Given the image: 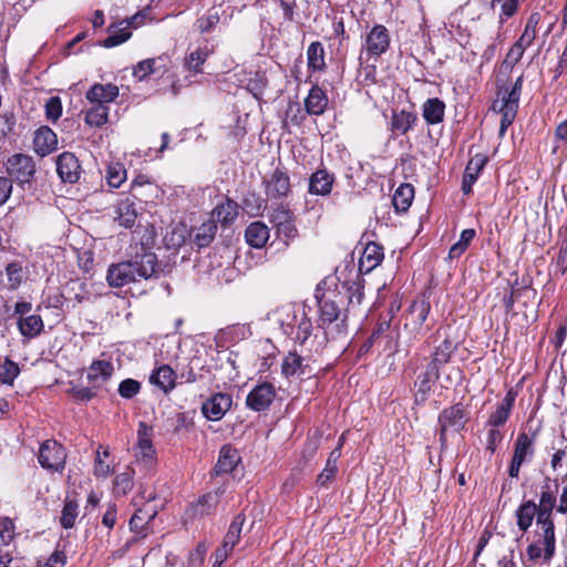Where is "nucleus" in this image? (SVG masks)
<instances>
[{
	"instance_id": "864d4df0",
	"label": "nucleus",
	"mask_w": 567,
	"mask_h": 567,
	"mask_svg": "<svg viewBox=\"0 0 567 567\" xmlns=\"http://www.w3.org/2000/svg\"><path fill=\"white\" fill-rule=\"evenodd\" d=\"M133 487V472L126 470L115 476L114 492L116 494L126 495Z\"/></svg>"
},
{
	"instance_id": "412c9836",
	"label": "nucleus",
	"mask_w": 567,
	"mask_h": 567,
	"mask_svg": "<svg viewBox=\"0 0 567 567\" xmlns=\"http://www.w3.org/2000/svg\"><path fill=\"white\" fill-rule=\"evenodd\" d=\"M85 96L87 101L95 105H109L118 96V87L112 83H96L86 92Z\"/></svg>"
},
{
	"instance_id": "39448f33",
	"label": "nucleus",
	"mask_w": 567,
	"mask_h": 567,
	"mask_svg": "<svg viewBox=\"0 0 567 567\" xmlns=\"http://www.w3.org/2000/svg\"><path fill=\"white\" fill-rule=\"evenodd\" d=\"M467 410L460 403L444 409L439 414V434L442 447L446 446L447 436L461 432L468 422Z\"/></svg>"
},
{
	"instance_id": "cd10ccee",
	"label": "nucleus",
	"mask_w": 567,
	"mask_h": 567,
	"mask_svg": "<svg viewBox=\"0 0 567 567\" xmlns=\"http://www.w3.org/2000/svg\"><path fill=\"white\" fill-rule=\"evenodd\" d=\"M417 114L415 112L402 110L393 112L391 117V132L394 135L406 134L417 122Z\"/></svg>"
},
{
	"instance_id": "2f4dec72",
	"label": "nucleus",
	"mask_w": 567,
	"mask_h": 567,
	"mask_svg": "<svg viewBox=\"0 0 567 567\" xmlns=\"http://www.w3.org/2000/svg\"><path fill=\"white\" fill-rule=\"evenodd\" d=\"M275 220L277 225V234L286 244L297 237L298 230L288 210L282 209L278 212L275 215Z\"/></svg>"
},
{
	"instance_id": "0e129e2a",
	"label": "nucleus",
	"mask_w": 567,
	"mask_h": 567,
	"mask_svg": "<svg viewBox=\"0 0 567 567\" xmlns=\"http://www.w3.org/2000/svg\"><path fill=\"white\" fill-rule=\"evenodd\" d=\"M364 297L363 285L360 281H353L348 287V298L350 303L361 305Z\"/></svg>"
},
{
	"instance_id": "37998d69",
	"label": "nucleus",
	"mask_w": 567,
	"mask_h": 567,
	"mask_svg": "<svg viewBox=\"0 0 567 567\" xmlns=\"http://www.w3.org/2000/svg\"><path fill=\"white\" fill-rule=\"evenodd\" d=\"M189 237L187 227L183 224L176 225L164 236V244L168 249L181 248Z\"/></svg>"
},
{
	"instance_id": "4be33fe9",
	"label": "nucleus",
	"mask_w": 567,
	"mask_h": 567,
	"mask_svg": "<svg viewBox=\"0 0 567 567\" xmlns=\"http://www.w3.org/2000/svg\"><path fill=\"white\" fill-rule=\"evenodd\" d=\"M430 310L431 303L427 298L422 297L414 300L409 308L405 327L412 324L414 330H420L427 319Z\"/></svg>"
},
{
	"instance_id": "dca6fc26",
	"label": "nucleus",
	"mask_w": 567,
	"mask_h": 567,
	"mask_svg": "<svg viewBox=\"0 0 567 567\" xmlns=\"http://www.w3.org/2000/svg\"><path fill=\"white\" fill-rule=\"evenodd\" d=\"M153 429L144 422H140L137 430L136 457L147 464L155 457V449L152 444Z\"/></svg>"
},
{
	"instance_id": "13d9d810",
	"label": "nucleus",
	"mask_w": 567,
	"mask_h": 567,
	"mask_svg": "<svg viewBox=\"0 0 567 567\" xmlns=\"http://www.w3.org/2000/svg\"><path fill=\"white\" fill-rule=\"evenodd\" d=\"M141 390V384L134 379H125L118 385V393L124 399H132Z\"/></svg>"
},
{
	"instance_id": "9d476101",
	"label": "nucleus",
	"mask_w": 567,
	"mask_h": 567,
	"mask_svg": "<svg viewBox=\"0 0 567 567\" xmlns=\"http://www.w3.org/2000/svg\"><path fill=\"white\" fill-rule=\"evenodd\" d=\"M276 396V389L269 382H262L252 388L246 398V405L256 412L267 410Z\"/></svg>"
},
{
	"instance_id": "5fc2aeb1",
	"label": "nucleus",
	"mask_w": 567,
	"mask_h": 567,
	"mask_svg": "<svg viewBox=\"0 0 567 567\" xmlns=\"http://www.w3.org/2000/svg\"><path fill=\"white\" fill-rule=\"evenodd\" d=\"M206 59L207 53L202 49H197L190 52L186 58L185 65L190 72L198 74L202 72V65L205 63Z\"/></svg>"
},
{
	"instance_id": "e2e57ef3",
	"label": "nucleus",
	"mask_w": 567,
	"mask_h": 567,
	"mask_svg": "<svg viewBox=\"0 0 567 567\" xmlns=\"http://www.w3.org/2000/svg\"><path fill=\"white\" fill-rule=\"evenodd\" d=\"M97 389L90 386H73L70 390L71 395L79 401H90L95 396Z\"/></svg>"
},
{
	"instance_id": "e433bc0d",
	"label": "nucleus",
	"mask_w": 567,
	"mask_h": 567,
	"mask_svg": "<svg viewBox=\"0 0 567 567\" xmlns=\"http://www.w3.org/2000/svg\"><path fill=\"white\" fill-rule=\"evenodd\" d=\"M213 218L221 225L231 224L238 216V205L236 202L226 198L223 203L218 204L213 210Z\"/></svg>"
},
{
	"instance_id": "6ab92c4d",
	"label": "nucleus",
	"mask_w": 567,
	"mask_h": 567,
	"mask_svg": "<svg viewBox=\"0 0 567 567\" xmlns=\"http://www.w3.org/2000/svg\"><path fill=\"white\" fill-rule=\"evenodd\" d=\"M221 492L213 491L203 495L196 503L192 504L187 511L193 518L210 515L216 509L220 501Z\"/></svg>"
},
{
	"instance_id": "7c9ffc66",
	"label": "nucleus",
	"mask_w": 567,
	"mask_h": 567,
	"mask_svg": "<svg viewBox=\"0 0 567 567\" xmlns=\"http://www.w3.org/2000/svg\"><path fill=\"white\" fill-rule=\"evenodd\" d=\"M328 105V97L326 92L318 85H313L306 100L305 106L309 114L311 115H321Z\"/></svg>"
},
{
	"instance_id": "a211bd4d",
	"label": "nucleus",
	"mask_w": 567,
	"mask_h": 567,
	"mask_svg": "<svg viewBox=\"0 0 567 567\" xmlns=\"http://www.w3.org/2000/svg\"><path fill=\"white\" fill-rule=\"evenodd\" d=\"M25 279V270L21 262L12 261L0 271V288L17 290Z\"/></svg>"
},
{
	"instance_id": "052dcab7",
	"label": "nucleus",
	"mask_w": 567,
	"mask_h": 567,
	"mask_svg": "<svg viewBox=\"0 0 567 567\" xmlns=\"http://www.w3.org/2000/svg\"><path fill=\"white\" fill-rule=\"evenodd\" d=\"M219 22L218 12H209L197 20V28L202 33L210 32Z\"/></svg>"
},
{
	"instance_id": "7ed1b4c3",
	"label": "nucleus",
	"mask_w": 567,
	"mask_h": 567,
	"mask_svg": "<svg viewBox=\"0 0 567 567\" xmlns=\"http://www.w3.org/2000/svg\"><path fill=\"white\" fill-rule=\"evenodd\" d=\"M522 87L523 76H518L511 89H501L498 91V99L494 102L493 110L502 114L501 134L505 133L516 117Z\"/></svg>"
},
{
	"instance_id": "a18cd8bd",
	"label": "nucleus",
	"mask_w": 567,
	"mask_h": 567,
	"mask_svg": "<svg viewBox=\"0 0 567 567\" xmlns=\"http://www.w3.org/2000/svg\"><path fill=\"white\" fill-rule=\"evenodd\" d=\"M281 371L286 378L302 374L305 372L302 357H300L296 352H289L288 355L282 361Z\"/></svg>"
},
{
	"instance_id": "f03ea898",
	"label": "nucleus",
	"mask_w": 567,
	"mask_h": 567,
	"mask_svg": "<svg viewBox=\"0 0 567 567\" xmlns=\"http://www.w3.org/2000/svg\"><path fill=\"white\" fill-rule=\"evenodd\" d=\"M556 537L554 522L537 523L535 540L527 546L526 554L533 561L548 563L555 554Z\"/></svg>"
},
{
	"instance_id": "423d86ee",
	"label": "nucleus",
	"mask_w": 567,
	"mask_h": 567,
	"mask_svg": "<svg viewBox=\"0 0 567 567\" xmlns=\"http://www.w3.org/2000/svg\"><path fill=\"white\" fill-rule=\"evenodd\" d=\"M281 313L286 315V319H280L285 333L295 334L296 340L303 344L312 332V322L305 310L287 306L281 309Z\"/></svg>"
},
{
	"instance_id": "473e14b6",
	"label": "nucleus",
	"mask_w": 567,
	"mask_h": 567,
	"mask_svg": "<svg viewBox=\"0 0 567 567\" xmlns=\"http://www.w3.org/2000/svg\"><path fill=\"white\" fill-rule=\"evenodd\" d=\"M240 456L236 449L224 445L219 451V457L215 466L217 474L230 473L239 463Z\"/></svg>"
},
{
	"instance_id": "c03bdc74",
	"label": "nucleus",
	"mask_w": 567,
	"mask_h": 567,
	"mask_svg": "<svg viewBox=\"0 0 567 567\" xmlns=\"http://www.w3.org/2000/svg\"><path fill=\"white\" fill-rule=\"evenodd\" d=\"M340 455H341V453H340L339 449H334L330 453V455H329V457L327 460L324 468L318 475V478H317V483L320 486L327 487L328 484L334 478L336 473L338 471L337 463H338V460H339Z\"/></svg>"
},
{
	"instance_id": "0eeeda50",
	"label": "nucleus",
	"mask_w": 567,
	"mask_h": 567,
	"mask_svg": "<svg viewBox=\"0 0 567 567\" xmlns=\"http://www.w3.org/2000/svg\"><path fill=\"white\" fill-rule=\"evenodd\" d=\"M390 41L389 30L382 24H375L365 35L360 61L364 60V54L365 61L380 58L390 48Z\"/></svg>"
},
{
	"instance_id": "bf43d9fd",
	"label": "nucleus",
	"mask_w": 567,
	"mask_h": 567,
	"mask_svg": "<svg viewBox=\"0 0 567 567\" xmlns=\"http://www.w3.org/2000/svg\"><path fill=\"white\" fill-rule=\"evenodd\" d=\"M518 1L519 0H491L493 7L495 3H501V23H503L505 19L516 13Z\"/></svg>"
},
{
	"instance_id": "09e8293b",
	"label": "nucleus",
	"mask_w": 567,
	"mask_h": 567,
	"mask_svg": "<svg viewBox=\"0 0 567 567\" xmlns=\"http://www.w3.org/2000/svg\"><path fill=\"white\" fill-rule=\"evenodd\" d=\"M106 182L113 188H118L126 179V169L121 163L110 164L106 171Z\"/></svg>"
},
{
	"instance_id": "f257e3e1",
	"label": "nucleus",
	"mask_w": 567,
	"mask_h": 567,
	"mask_svg": "<svg viewBox=\"0 0 567 567\" xmlns=\"http://www.w3.org/2000/svg\"><path fill=\"white\" fill-rule=\"evenodd\" d=\"M132 259L111 265L106 280L111 287L120 288L141 279H150L157 272V257L142 248Z\"/></svg>"
},
{
	"instance_id": "338daca9",
	"label": "nucleus",
	"mask_w": 567,
	"mask_h": 567,
	"mask_svg": "<svg viewBox=\"0 0 567 567\" xmlns=\"http://www.w3.org/2000/svg\"><path fill=\"white\" fill-rule=\"evenodd\" d=\"M567 271V252L559 250L551 274L555 277L564 276Z\"/></svg>"
},
{
	"instance_id": "393cba45",
	"label": "nucleus",
	"mask_w": 567,
	"mask_h": 567,
	"mask_svg": "<svg viewBox=\"0 0 567 567\" xmlns=\"http://www.w3.org/2000/svg\"><path fill=\"white\" fill-rule=\"evenodd\" d=\"M486 164V157L482 154L473 156L466 167L463 175L462 190L465 195L472 193V187L477 181V177Z\"/></svg>"
},
{
	"instance_id": "4d7b16f0",
	"label": "nucleus",
	"mask_w": 567,
	"mask_h": 567,
	"mask_svg": "<svg viewBox=\"0 0 567 567\" xmlns=\"http://www.w3.org/2000/svg\"><path fill=\"white\" fill-rule=\"evenodd\" d=\"M132 35L128 28H123L111 33L103 42L105 48H113L127 41Z\"/></svg>"
},
{
	"instance_id": "58836bf2",
	"label": "nucleus",
	"mask_w": 567,
	"mask_h": 567,
	"mask_svg": "<svg viewBox=\"0 0 567 567\" xmlns=\"http://www.w3.org/2000/svg\"><path fill=\"white\" fill-rule=\"evenodd\" d=\"M456 346L455 343L450 340L449 338H445L434 350L432 354V360L429 364L434 365L437 370L444 364H446L453 352L455 351Z\"/></svg>"
},
{
	"instance_id": "8fccbe9b",
	"label": "nucleus",
	"mask_w": 567,
	"mask_h": 567,
	"mask_svg": "<svg viewBox=\"0 0 567 567\" xmlns=\"http://www.w3.org/2000/svg\"><path fill=\"white\" fill-rule=\"evenodd\" d=\"M217 226L214 221L204 223L195 234V243L198 247H207L214 239Z\"/></svg>"
},
{
	"instance_id": "ddd939ff",
	"label": "nucleus",
	"mask_w": 567,
	"mask_h": 567,
	"mask_svg": "<svg viewBox=\"0 0 567 567\" xmlns=\"http://www.w3.org/2000/svg\"><path fill=\"white\" fill-rule=\"evenodd\" d=\"M56 173L63 182L76 183L81 175V165L73 153L63 152L56 159Z\"/></svg>"
},
{
	"instance_id": "f704fd0d",
	"label": "nucleus",
	"mask_w": 567,
	"mask_h": 567,
	"mask_svg": "<svg viewBox=\"0 0 567 567\" xmlns=\"http://www.w3.org/2000/svg\"><path fill=\"white\" fill-rule=\"evenodd\" d=\"M445 104L437 97L429 99L422 106L423 117L430 125L439 124L444 118Z\"/></svg>"
},
{
	"instance_id": "6e6d98bb",
	"label": "nucleus",
	"mask_w": 567,
	"mask_h": 567,
	"mask_svg": "<svg viewBox=\"0 0 567 567\" xmlns=\"http://www.w3.org/2000/svg\"><path fill=\"white\" fill-rule=\"evenodd\" d=\"M20 369L18 363L13 362L9 358H6L0 372V380L2 383L12 384L14 379L19 375Z\"/></svg>"
},
{
	"instance_id": "f3484780",
	"label": "nucleus",
	"mask_w": 567,
	"mask_h": 567,
	"mask_svg": "<svg viewBox=\"0 0 567 567\" xmlns=\"http://www.w3.org/2000/svg\"><path fill=\"white\" fill-rule=\"evenodd\" d=\"M266 194L269 198H281L290 192V179L287 173L275 169L272 174L264 181Z\"/></svg>"
},
{
	"instance_id": "69168bd1",
	"label": "nucleus",
	"mask_w": 567,
	"mask_h": 567,
	"mask_svg": "<svg viewBox=\"0 0 567 567\" xmlns=\"http://www.w3.org/2000/svg\"><path fill=\"white\" fill-rule=\"evenodd\" d=\"M235 546L223 542L221 546L218 547L214 553L213 567H220L223 563L229 557Z\"/></svg>"
},
{
	"instance_id": "a19ab883",
	"label": "nucleus",
	"mask_w": 567,
	"mask_h": 567,
	"mask_svg": "<svg viewBox=\"0 0 567 567\" xmlns=\"http://www.w3.org/2000/svg\"><path fill=\"white\" fill-rule=\"evenodd\" d=\"M414 197V188L410 184L400 185L392 198L393 206L396 212H406L411 206Z\"/></svg>"
},
{
	"instance_id": "774afa93",
	"label": "nucleus",
	"mask_w": 567,
	"mask_h": 567,
	"mask_svg": "<svg viewBox=\"0 0 567 567\" xmlns=\"http://www.w3.org/2000/svg\"><path fill=\"white\" fill-rule=\"evenodd\" d=\"M526 48V45H523L520 42L516 41L507 53L508 62L512 64H517L522 60Z\"/></svg>"
},
{
	"instance_id": "c9c22d12",
	"label": "nucleus",
	"mask_w": 567,
	"mask_h": 567,
	"mask_svg": "<svg viewBox=\"0 0 567 567\" xmlns=\"http://www.w3.org/2000/svg\"><path fill=\"white\" fill-rule=\"evenodd\" d=\"M537 505L533 501L522 503L516 509V523L520 532H526L538 516Z\"/></svg>"
},
{
	"instance_id": "f8f14e48",
	"label": "nucleus",
	"mask_w": 567,
	"mask_h": 567,
	"mask_svg": "<svg viewBox=\"0 0 567 567\" xmlns=\"http://www.w3.org/2000/svg\"><path fill=\"white\" fill-rule=\"evenodd\" d=\"M114 374V365L107 360H95L87 368L86 379L89 384L100 390L111 380Z\"/></svg>"
},
{
	"instance_id": "c85d7f7f",
	"label": "nucleus",
	"mask_w": 567,
	"mask_h": 567,
	"mask_svg": "<svg viewBox=\"0 0 567 567\" xmlns=\"http://www.w3.org/2000/svg\"><path fill=\"white\" fill-rule=\"evenodd\" d=\"M150 382L158 386L165 393H168L175 388L176 373L169 365L163 364L153 371L150 377Z\"/></svg>"
},
{
	"instance_id": "c756f323",
	"label": "nucleus",
	"mask_w": 567,
	"mask_h": 567,
	"mask_svg": "<svg viewBox=\"0 0 567 567\" xmlns=\"http://www.w3.org/2000/svg\"><path fill=\"white\" fill-rule=\"evenodd\" d=\"M440 370L434 365L427 364L424 372H422L414 382L416 388V400L424 401L431 392L432 384L439 379Z\"/></svg>"
},
{
	"instance_id": "72a5a7b5",
	"label": "nucleus",
	"mask_w": 567,
	"mask_h": 567,
	"mask_svg": "<svg viewBox=\"0 0 567 567\" xmlns=\"http://www.w3.org/2000/svg\"><path fill=\"white\" fill-rule=\"evenodd\" d=\"M245 238L249 246L262 248L269 239V229L264 223L254 221L246 228Z\"/></svg>"
},
{
	"instance_id": "4468645a",
	"label": "nucleus",
	"mask_w": 567,
	"mask_h": 567,
	"mask_svg": "<svg viewBox=\"0 0 567 567\" xmlns=\"http://www.w3.org/2000/svg\"><path fill=\"white\" fill-rule=\"evenodd\" d=\"M558 492V484L554 482V488H551V482L546 478L545 484L542 486V493L539 498V505H537L538 516L537 523L553 522L551 513L556 503V494Z\"/></svg>"
},
{
	"instance_id": "79ce46f5",
	"label": "nucleus",
	"mask_w": 567,
	"mask_h": 567,
	"mask_svg": "<svg viewBox=\"0 0 567 567\" xmlns=\"http://www.w3.org/2000/svg\"><path fill=\"white\" fill-rule=\"evenodd\" d=\"M308 68L312 71H322L326 68L324 49L321 42L313 41L307 50Z\"/></svg>"
},
{
	"instance_id": "b1692460",
	"label": "nucleus",
	"mask_w": 567,
	"mask_h": 567,
	"mask_svg": "<svg viewBox=\"0 0 567 567\" xmlns=\"http://www.w3.org/2000/svg\"><path fill=\"white\" fill-rule=\"evenodd\" d=\"M516 396L517 392L514 391L513 389H509L506 392V395L501 401V403L497 404L496 410L491 414L488 419V424L492 427H498L506 423V421L509 417Z\"/></svg>"
},
{
	"instance_id": "6e6552de",
	"label": "nucleus",
	"mask_w": 567,
	"mask_h": 567,
	"mask_svg": "<svg viewBox=\"0 0 567 567\" xmlns=\"http://www.w3.org/2000/svg\"><path fill=\"white\" fill-rule=\"evenodd\" d=\"M38 460L42 467L59 472L64 468L66 453L55 440H47L40 446Z\"/></svg>"
},
{
	"instance_id": "ea45409f",
	"label": "nucleus",
	"mask_w": 567,
	"mask_h": 567,
	"mask_svg": "<svg viewBox=\"0 0 567 567\" xmlns=\"http://www.w3.org/2000/svg\"><path fill=\"white\" fill-rule=\"evenodd\" d=\"M383 259V250L375 243H369L362 254L360 267H367V271L374 269Z\"/></svg>"
},
{
	"instance_id": "9b49d317",
	"label": "nucleus",
	"mask_w": 567,
	"mask_h": 567,
	"mask_svg": "<svg viewBox=\"0 0 567 567\" xmlns=\"http://www.w3.org/2000/svg\"><path fill=\"white\" fill-rule=\"evenodd\" d=\"M533 440L526 434H518L514 444V455L508 470L511 477H518L522 464L533 455Z\"/></svg>"
},
{
	"instance_id": "49530a36",
	"label": "nucleus",
	"mask_w": 567,
	"mask_h": 567,
	"mask_svg": "<svg viewBox=\"0 0 567 567\" xmlns=\"http://www.w3.org/2000/svg\"><path fill=\"white\" fill-rule=\"evenodd\" d=\"M109 111V105L94 104L86 111L84 121L90 126L100 127L107 122Z\"/></svg>"
},
{
	"instance_id": "4c0bfd02",
	"label": "nucleus",
	"mask_w": 567,
	"mask_h": 567,
	"mask_svg": "<svg viewBox=\"0 0 567 567\" xmlns=\"http://www.w3.org/2000/svg\"><path fill=\"white\" fill-rule=\"evenodd\" d=\"M42 318L38 315H30L25 318L18 319V328L20 333L25 338H34L39 336L43 330Z\"/></svg>"
},
{
	"instance_id": "2eb2a0df",
	"label": "nucleus",
	"mask_w": 567,
	"mask_h": 567,
	"mask_svg": "<svg viewBox=\"0 0 567 567\" xmlns=\"http://www.w3.org/2000/svg\"><path fill=\"white\" fill-rule=\"evenodd\" d=\"M233 399L229 394L216 393L203 403L202 412L210 421H219L230 409Z\"/></svg>"
},
{
	"instance_id": "a878e982",
	"label": "nucleus",
	"mask_w": 567,
	"mask_h": 567,
	"mask_svg": "<svg viewBox=\"0 0 567 567\" xmlns=\"http://www.w3.org/2000/svg\"><path fill=\"white\" fill-rule=\"evenodd\" d=\"M168 60L167 55H162L154 59H146L138 62L133 69V75L137 78L140 81L145 80L150 74L162 72L164 73L167 70L166 61Z\"/></svg>"
},
{
	"instance_id": "3c124183",
	"label": "nucleus",
	"mask_w": 567,
	"mask_h": 567,
	"mask_svg": "<svg viewBox=\"0 0 567 567\" xmlns=\"http://www.w3.org/2000/svg\"><path fill=\"white\" fill-rule=\"evenodd\" d=\"M246 518L244 514H238L234 517L233 522L230 523L228 530L223 539V542L236 546V544L240 539L243 526Z\"/></svg>"
},
{
	"instance_id": "20e7f679",
	"label": "nucleus",
	"mask_w": 567,
	"mask_h": 567,
	"mask_svg": "<svg viewBox=\"0 0 567 567\" xmlns=\"http://www.w3.org/2000/svg\"><path fill=\"white\" fill-rule=\"evenodd\" d=\"M320 324L324 329L328 339H339L347 334V315L336 301L322 299L319 302Z\"/></svg>"
},
{
	"instance_id": "bb28decb",
	"label": "nucleus",
	"mask_w": 567,
	"mask_h": 567,
	"mask_svg": "<svg viewBox=\"0 0 567 567\" xmlns=\"http://www.w3.org/2000/svg\"><path fill=\"white\" fill-rule=\"evenodd\" d=\"M334 176L327 169H318L309 181V192L315 195H328L331 193Z\"/></svg>"
},
{
	"instance_id": "5701e85b",
	"label": "nucleus",
	"mask_w": 567,
	"mask_h": 567,
	"mask_svg": "<svg viewBox=\"0 0 567 567\" xmlns=\"http://www.w3.org/2000/svg\"><path fill=\"white\" fill-rule=\"evenodd\" d=\"M138 214L135 202L125 198L117 204L114 210V220H116L120 226L132 228L137 220Z\"/></svg>"
},
{
	"instance_id": "1a4fd4ad",
	"label": "nucleus",
	"mask_w": 567,
	"mask_h": 567,
	"mask_svg": "<svg viewBox=\"0 0 567 567\" xmlns=\"http://www.w3.org/2000/svg\"><path fill=\"white\" fill-rule=\"evenodd\" d=\"M7 172L20 184L30 183L35 174V164L29 155L14 154L7 162Z\"/></svg>"
},
{
	"instance_id": "de8ad7c7",
	"label": "nucleus",
	"mask_w": 567,
	"mask_h": 567,
	"mask_svg": "<svg viewBox=\"0 0 567 567\" xmlns=\"http://www.w3.org/2000/svg\"><path fill=\"white\" fill-rule=\"evenodd\" d=\"M79 516V504L74 499H66L60 517V523L63 528L69 529L74 527L75 520Z\"/></svg>"
},
{
	"instance_id": "aec40b11",
	"label": "nucleus",
	"mask_w": 567,
	"mask_h": 567,
	"mask_svg": "<svg viewBox=\"0 0 567 567\" xmlns=\"http://www.w3.org/2000/svg\"><path fill=\"white\" fill-rule=\"evenodd\" d=\"M58 145L56 134L48 126H41L34 133L33 148L40 156L52 153Z\"/></svg>"
},
{
	"instance_id": "603ef678",
	"label": "nucleus",
	"mask_w": 567,
	"mask_h": 567,
	"mask_svg": "<svg viewBox=\"0 0 567 567\" xmlns=\"http://www.w3.org/2000/svg\"><path fill=\"white\" fill-rule=\"evenodd\" d=\"M474 237H475L474 229H472V228L464 229L461 233L460 240L457 243H455L450 248L449 257L452 259L460 257L467 249L468 245L474 239Z\"/></svg>"
},
{
	"instance_id": "680f3d73",
	"label": "nucleus",
	"mask_w": 567,
	"mask_h": 567,
	"mask_svg": "<svg viewBox=\"0 0 567 567\" xmlns=\"http://www.w3.org/2000/svg\"><path fill=\"white\" fill-rule=\"evenodd\" d=\"M45 115L48 120L55 122L62 115V104L58 96L50 97L45 103Z\"/></svg>"
}]
</instances>
